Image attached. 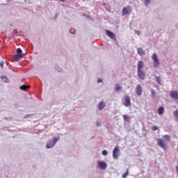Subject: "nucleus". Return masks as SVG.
Returning <instances> with one entry per match:
<instances>
[{
    "label": "nucleus",
    "mask_w": 178,
    "mask_h": 178,
    "mask_svg": "<svg viewBox=\"0 0 178 178\" xmlns=\"http://www.w3.org/2000/svg\"><path fill=\"white\" fill-rule=\"evenodd\" d=\"M59 140V138H55L53 137L52 139H50L47 143V148L49 149V148H54L55 147V145L56 143H58V140Z\"/></svg>",
    "instance_id": "obj_1"
},
{
    "label": "nucleus",
    "mask_w": 178,
    "mask_h": 178,
    "mask_svg": "<svg viewBox=\"0 0 178 178\" xmlns=\"http://www.w3.org/2000/svg\"><path fill=\"white\" fill-rule=\"evenodd\" d=\"M157 145L161 147L164 151H168V145L165 143V140L161 138L156 139Z\"/></svg>",
    "instance_id": "obj_2"
},
{
    "label": "nucleus",
    "mask_w": 178,
    "mask_h": 178,
    "mask_svg": "<svg viewBox=\"0 0 178 178\" xmlns=\"http://www.w3.org/2000/svg\"><path fill=\"white\" fill-rule=\"evenodd\" d=\"M133 10L131 9V6H128L127 7H124L122 10V16H126V15H131Z\"/></svg>",
    "instance_id": "obj_3"
},
{
    "label": "nucleus",
    "mask_w": 178,
    "mask_h": 178,
    "mask_svg": "<svg viewBox=\"0 0 178 178\" xmlns=\"http://www.w3.org/2000/svg\"><path fill=\"white\" fill-rule=\"evenodd\" d=\"M152 59L154 62V67H159V59L158 58V55L154 53L152 56Z\"/></svg>",
    "instance_id": "obj_4"
},
{
    "label": "nucleus",
    "mask_w": 178,
    "mask_h": 178,
    "mask_svg": "<svg viewBox=\"0 0 178 178\" xmlns=\"http://www.w3.org/2000/svg\"><path fill=\"white\" fill-rule=\"evenodd\" d=\"M97 168H99V169H102V170H105L106 168H108V164L104 161H98Z\"/></svg>",
    "instance_id": "obj_5"
},
{
    "label": "nucleus",
    "mask_w": 178,
    "mask_h": 178,
    "mask_svg": "<svg viewBox=\"0 0 178 178\" xmlns=\"http://www.w3.org/2000/svg\"><path fill=\"white\" fill-rule=\"evenodd\" d=\"M119 152H120L119 147H115L113 151V157L114 159H118V158H119Z\"/></svg>",
    "instance_id": "obj_6"
},
{
    "label": "nucleus",
    "mask_w": 178,
    "mask_h": 178,
    "mask_svg": "<svg viewBox=\"0 0 178 178\" xmlns=\"http://www.w3.org/2000/svg\"><path fill=\"white\" fill-rule=\"evenodd\" d=\"M124 99L125 101V103L124 104V106H131V102L130 100V97L129 95H124Z\"/></svg>",
    "instance_id": "obj_7"
},
{
    "label": "nucleus",
    "mask_w": 178,
    "mask_h": 178,
    "mask_svg": "<svg viewBox=\"0 0 178 178\" xmlns=\"http://www.w3.org/2000/svg\"><path fill=\"white\" fill-rule=\"evenodd\" d=\"M136 93L137 95H139V97H141L143 95V88L141 87V85H138L136 88Z\"/></svg>",
    "instance_id": "obj_8"
},
{
    "label": "nucleus",
    "mask_w": 178,
    "mask_h": 178,
    "mask_svg": "<svg viewBox=\"0 0 178 178\" xmlns=\"http://www.w3.org/2000/svg\"><path fill=\"white\" fill-rule=\"evenodd\" d=\"M138 76L139 79H140L141 80L145 79V72H144V71H143V70L138 71Z\"/></svg>",
    "instance_id": "obj_9"
},
{
    "label": "nucleus",
    "mask_w": 178,
    "mask_h": 178,
    "mask_svg": "<svg viewBox=\"0 0 178 178\" xmlns=\"http://www.w3.org/2000/svg\"><path fill=\"white\" fill-rule=\"evenodd\" d=\"M170 95L172 99H178V92L176 90L171 91Z\"/></svg>",
    "instance_id": "obj_10"
},
{
    "label": "nucleus",
    "mask_w": 178,
    "mask_h": 178,
    "mask_svg": "<svg viewBox=\"0 0 178 178\" xmlns=\"http://www.w3.org/2000/svg\"><path fill=\"white\" fill-rule=\"evenodd\" d=\"M106 33L108 37H110V38H111L112 40H115V38H116V35H115V33H113L111 31L106 30Z\"/></svg>",
    "instance_id": "obj_11"
},
{
    "label": "nucleus",
    "mask_w": 178,
    "mask_h": 178,
    "mask_svg": "<svg viewBox=\"0 0 178 178\" xmlns=\"http://www.w3.org/2000/svg\"><path fill=\"white\" fill-rule=\"evenodd\" d=\"M137 52L140 56H144V55H145V50L143 49L141 47L137 49Z\"/></svg>",
    "instance_id": "obj_12"
},
{
    "label": "nucleus",
    "mask_w": 178,
    "mask_h": 178,
    "mask_svg": "<svg viewBox=\"0 0 178 178\" xmlns=\"http://www.w3.org/2000/svg\"><path fill=\"white\" fill-rule=\"evenodd\" d=\"M144 67V62L143 60H139L138 62V67H137V70H142V69Z\"/></svg>",
    "instance_id": "obj_13"
},
{
    "label": "nucleus",
    "mask_w": 178,
    "mask_h": 178,
    "mask_svg": "<svg viewBox=\"0 0 178 178\" xmlns=\"http://www.w3.org/2000/svg\"><path fill=\"white\" fill-rule=\"evenodd\" d=\"M23 56H24L23 54H15L14 59L16 62H19V60H20Z\"/></svg>",
    "instance_id": "obj_14"
},
{
    "label": "nucleus",
    "mask_w": 178,
    "mask_h": 178,
    "mask_svg": "<svg viewBox=\"0 0 178 178\" xmlns=\"http://www.w3.org/2000/svg\"><path fill=\"white\" fill-rule=\"evenodd\" d=\"M97 108L99 109V111H102V109H104V108H105V103L104 102H101L99 103Z\"/></svg>",
    "instance_id": "obj_15"
},
{
    "label": "nucleus",
    "mask_w": 178,
    "mask_h": 178,
    "mask_svg": "<svg viewBox=\"0 0 178 178\" xmlns=\"http://www.w3.org/2000/svg\"><path fill=\"white\" fill-rule=\"evenodd\" d=\"M163 112H165V108L163 107H159L157 110V113L159 115H162L163 114Z\"/></svg>",
    "instance_id": "obj_16"
},
{
    "label": "nucleus",
    "mask_w": 178,
    "mask_h": 178,
    "mask_svg": "<svg viewBox=\"0 0 178 178\" xmlns=\"http://www.w3.org/2000/svg\"><path fill=\"white\" fill-rule=\"evenodd\" d=\"M123 119H124V122H130V116L124 115Z\"/></svg>",
    "instance_id": "obj_17"
},
{
    "label": "nucleus",
    "mask_w": 178,
    "mask_h": 178,
    "mask_svg": "<svg viewBox=\"0 0 178 178\" xmlns=\"http://www.w3.org/2000/svg\"><path fill=\"white\" fill-rule=\"evenodd\" d=\"M163 138H164L165 141H170V136L169 135H163Z\"/></svg>",
    "instance_id": "obj_18"
},
{
    "label": "nucleus",
    "mask_w": 178,
    "mask_h": 178,
    "mask_svg": "<svg viewBox=\"0 0 178 178\" xmlns=\"http://www.w3.org/2000/svg\"><path fill=\"white\" fill-rule=\"evenodd\" d=\"M27 88H30V86L23 85L20 87V89L24 91H26L27 90Z\"/></svg>",
    "instance_id": "obj_19"
},
{
    "label": "nucleus",
    "mask_w": 178,
    "mask_h": 178,
    "mask_svg": "<svg viewBox=\"0 0 178 178\" xmlns=\"http://www.w3.org/2000/svg\"><path fill=\"white\" fill-rule=\"evenodd\" d=\"M115 91H120L122 90V87L119 86V84H116L115 87Z\"/></svg>",
    "instance_id": "obj_20"
},
{
    "label": "nucleus",
    "mask_w": 178,
    "mask_h": 178,
    "mask_svg": "<svg viewBox=\"0 0 178 178\" xmlns=\"http://www.w3.org/2000/svg\"><path fill=\"white\" fill-rule=\"evenodd\" d=\"M127 176H129V169L126 170V172L124 175H122V177L126 178V177H127Z\"/></svg>",
    "instance_id": "obj_21"
},
{
    "label": "nucleus",
    "mask_w": 178,
    "mask_h": 178,
    "mask_svg": "<svg viewBox=\"0 0 178 178\" xmlns=\"http://www.w3.org/2000/svg\"><path fill=\"white\" fill-rule=\"evenodd\" d=\"M151 3V0H145V6L146 7L148 6V5H149Z\"/></svg>",
    "instance_id": "obj_22"
},
{
    "label": "nucleus",
    "mask_w": 178,
    "mask_h": 178,
    "mask_svg": "<svg viewBox=\"0 0 178 178\" xmlns=\"http://www.w3.org/2000/svg\"><path fill=\"white\" fill-rule=\"evenodd\" d=\"M23 52V51H22V49H20V48H18L17 49V54H19V55H23V54H22Z\"/></svg>",
    "instance_id": "obj_23"
},
{
    "label": "nucleus",
    "mask_w": 178,
    "mask_h": 178,
    "mask_svg": "<svg viewBox=\"0 0 178 178\" xmlns=\"http://www.w3.org/2000/svg\"><path fill=\"white\" fill-rule=\"evenodd\" d=\"M151 92H152V95L153 98H155V95H156V92L154 90V89L151 90Z\"/></svg>",
    "instance_id": "obj_24"
},
{
    "label": "nucleus",
    "mask_w": 178,
    "mask_h": 178,
    "mask_svg": "<svg viewBox=\"0 0 178 178\" xmlns=\"http://www.w3.org/2000/svg\"><path fill=\"white\" fill-rule=\"evenodd\" d=\"M156 80L157 83H161V81H162L161 76H156Z\"/></svg>",
    "instance_id": "obj_25"
},
{
    "label": "nucleus",
    "mask_w": 178,
    "mask_h": 178,
    "mask_svg": "<svg viewBox=\"0 0 178 178\" xmlns=\"http://www.w3.org/2000/svg\"><path fill=\"white\" fill-rule=\"evenodd\" d=\"M152 131H155L156 130H158V127L156 125H154L152 127Z\"/></svg>",
    "instance_id": "obj_26"
},
{
    "label": "nucleus",
    "mask_w": 178,
    "mask_h": 178,
    "mask_svg": "<svg viewBox=\"0 0 178 178\" xmlns=\"http://www.w3.org/2000/svg\"><path fill=\"white\" fill-rule=\"evenodd\" d=\"M5 65V62H3V60H1L0 62V67H1V69H3V65Z\"/></svg>",
    "instance_id": "obj_27"
},
{
    "label": "nucleus",
    "mask_w": 178,
    "mask_h": 178,
    "mask_svg": "<svg viewBox=\"0 0 178 178\" xmlns=\"http://www.w3.org/2000/svg\"><path fill=\"white\" fill-rule=\"evenodd\" d=\"M1 80H4L5 83L8 82V78L6 76H1Z\"/></svg>",
    "instance_id": "obj_28"
},
{
    "label": "nucleus",
    "mask_w": 178,
    "mask_h": 178,
    "mask_svg": "<svg viewBox=\"0 0 178 178\" xmlns=\"http://www.w3.org/2000/svg\"><path fill=\"white\" fill-rule=\"evenodd\" d=\"M70 33L71 34H74V33H76V31H75L74 29H71L70 30Z\"/></svg>",
    "instance_id": "obj_29"
},
{
    "label": "nucleus",
    "mask_w": 178,
    "mask_h": 178,
    "mask_svg": "<svg viewBox=\"0 0 178 178\" xmlns=\"http://www.w3.org/2000/svg\"><path fill=\"white\" fill-rule=\"evenodd\" d=\"M102 155H104V156L108 155V152L106 150H103Z\"/></svg>",
    "instance_id": "obj_30"
},
{
    "label": "nucleus",
    "mask_w": 178,
    "mask_h": 178,
    "mask_svg": "<svg viewBox=\"0 0 178 178\" xmlns=\"http://www.w3.org/2000/svg\"><path fill=\"white\" fill-rule=\"evenodd\" d=\"M135 33H136L137 35H140V34H141V31H135Z\"/></svg>",
    "instance_id": "obj_31"
},
{
    "label": "nucleus",
    "mask_w": 178,
    "mask_h": 178,
    "mask_svg": "<svg viewBox=\"0 0 178 178\" xmlns=\"http://www.w3.org/2000/svg\"><path fill=\"white\" fill-rule=\"evenodd\" d=\"M97 83H102V79L98 78L97 79Z\"/></svg>",
    "instance_id": "obj_32"
},
{
    "label": "nucleus",
    "mask_w": 178,
    "mask_h": 178,
    "mask_svg": "<svg viewBox=\"0 0 178 178\" xmlns=\"http://www.w3.org/2000/svg\"><path fill=\"white\" fill-rule=\"evenodd\" d=\"M61 2H63V0H60Z\"/></svg>",
    "instance_id": "obj_33"
}]
</instances>
